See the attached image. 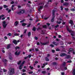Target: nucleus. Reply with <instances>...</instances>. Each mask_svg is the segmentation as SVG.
Here are the masks:
<instances>
[{"instance_id":"1","label":"nucleus","mask_w":75,"mask_h":75,"mask_svg":"<svg viewBox=\"0 0 75 75\" xmlns=\"http://www.w3.org/2000/svg\"><path fill=\"white\" fill-rule=\"evenodd\" d=\"M14 69L11 68L9 69V71L8 72V74L10 75H13V74H14Z\"/></svg>"},{"instance_id":"2","label":"nucleus","mask_w":75,"mask_h":75,"mask_svg":"<svg viewBox=\"0 0 75 75\" xmlns=\"http://www.w3.org/2000/svg\"><path fill=\"white\" fill-rule=\"evenodd\" d=\"M67 30L70 33H71V35L72 36H75V34L74 33V32L71 30H69V28L67 26Z\"/></svg>"},{"instance_id":"3","label":"nucleus","mask_w":75,"mask_h":75,"mask_svg":"<svg viewBox=\"0 0 75 75\" xmlns=\"http://www.w3.org/2000/svg\"><path fill=\"white\" fill-rule=\"evenodd\" d=\"M55 10L54 9L52 11V19H54V18L55 17Z\"/></svg>"},{"instance_id":"4","label":"nucleus","mask_w":75,"mask_h":75,"mask_svg":"<svg viewBox=\"0 0 75 75\" xmlns=\"http://www.w3.org/2000/svg\"><path fill=\"white\" fill-rule=\"evenodd\" d=\"M3 26L4 28H6L7 26V23L5 21H4L3 22Z\"/></svg>"},{"instance_id":"5","label":"nucleus","mask_w":75,"mask_h":75,"mask_svg":"<svg viewBox=\"0 0 75 75\" xmlns=\"http://www.w3.org/2000/svg\"><path fill=\"white\" fill-rule=\"evenodd\" d=\"M19 22L18 21H16L14 23V25L15 27H17L18 25L19 24Z\"/></svg>"},{"instance_id":"6","label":"nucleus","mask_w":75,"mask_h":75,"mask_svg":"<svg viewBox=\"0 0 75 75\" xmlns=\"http://www.w3.org/2000/svg\"><path fill=\"white\" fill-rule=\"evenodd\" d=\"M62 22V20H61V19H59L57 21L56 23L57 24H61Z\"/></svg>"},{"instance_id":"7","label":"nucleus","mask_w":75,"mask_h":75,"mask_svg":"<svg viewBox=\"0 0 75 75\" xmlns=\"http://www.w3.org/2000/svg\"><path fill=\"white\" fill-rule=\"evenodd\" d=\"M63 5L65 6H68L69 5V3L68 2H65L63 3Z\"/></svg>"},{"instance_id":"8","label":"nucleus","mask_w":75,"mask_h":75,"mask_svg":"<svg viewBox=\"0 0 75 75\" xmlns=\"http://www.w3.org/2000/svg\"><path fill=\"white\" fill-rule=\"evenodd\" d=\"M20 52L17 51L15 52V55H18L20 54Z\"/></svg>"},{"instance_id":"9","label":"nucleus","mask_w":75,"mask_h":75,"mask_svg":"<svg viewBox=\"0 0 75 75\" xmlns=\"http://www.w3.org/2000/svg\"><path fill=\"white\" fill-rule=\"evenodd\" d=\"M66 55H67V54L65 53H61L60 54V57H64V56H65Z\"/></svg>"},{"instance_id":"10","label":"nucleus","mask_w":75,"mask_h":75,"mask_svg":"<svg viewBox=\"0 0 75 75\" xmlns=\"http://www.w3.org/2000/svg\"><path fill=\"white\" fill-rule=\"evenodd\" d=\"M13 42L15 45H17V40H14Z\"/></svg>"},{"instance_id":"11","label":"nucleus","mask_w":75,"mask_h":75,"mask_svg":"<svg viewBox=\"0 0 75 75\" xmlns=\"http://www.w3.org/2000/svg\"><path fill=\"white\" fill-rule=\"evenodd\" d=\"M69 23L71 24V25H73L74 24V23H73V21H72L70 20L69 21Z\"/></svg>"},{"instance_id":"12","label":"nucleus","mask_w":75,"mask_h":75,"mask_svg":"<svg viewBox=\"0 0 75 75\" xmlns=\"http://www.w3.org/2000/svg\"><path fill=\"white\" fill-rule=\"evenodd\" d=\"M52 44H54V45H57L58 44V43H56L55 42H53Z\"/></svg>"},{"instance_id":"13","label":"nucleus","mask_w":75,"mask_h":75,"mask_svg":"<svg viewBox=\"0 0 75 75\" xmlns=\"http://www.w3.org/2000/svg\"><path fill=\"white\" fill-rule=\"evenodd\" d=\"M23 64H21L19 66V69H22V67H23Z\"/></svg>"},{"instance_id":"14","label":"nucleus","mask_w":75,"mask_h":75,"mask_svg":"<svg viewBox=\"0 0 75 75\" xmlns=\"http://www.w3.org/2000/svg\"><path fill=\"white\" fill-rule=\"evenodd\" d=\"M27 23H22V25L23 27H24V26L26 25H27Z\"/></svg>"},{"instance_id":"15","label":"nucleus","mask_w":75,"mask_h":75,"mask_svg":"<svg viewBox=\"0 0 75 75\" xmlns=\"http://www.w3.org/2000/svg\"><path fill=\"white\" fill-rule=\"evenodd\" d=\"M19 35V34L17 33H15L14 34V35H15V36H18Z\"/></svg>"},{"instance_id":"16","label":"nucleus","mask_w":75,"mask_h":75,"mask_svg":"<svg viewBox=\"0 0 75 75\" xmlns=\"http://www.w3.org/2000/svg\"><path fill=\"white\" fill-rule=\"evenodd\" d=\"M3 7H4V8H7V7H8V6L6 5H4L3 6Z\"/></svg>"},{"instance_id":"17","label":"nucleus","mask_w":75,"mask_h":75,"mask_svg":"<svg viewBox=\"0 0 75 75\" xmlns=\"http://www.w3.org/2000/svg\"><path fill=\"white\" fill-rule=\"evenodd\" d=\"M4 17V15H2L1 16H0V19H1V17Z\"/></svg>"},{"instance_id":"18","label":"nucleus","mask_w":75,"mask_h":75,"mask_svg":"<svg viewBox=\"0 0 75 75\" xmlns=\"http://www.w3.org/2000/svg\"><path fill=\"white\" fill-rule=\"evenodd\" d=\"M21 12L22 14H23V13H25V11L23 10H22L21 11Z\"/></svg>"},{"instance_id":"19","label":"nucleus","mask_w":75,"mask_h":75,"mask_svg":"<svg viewBox=\"0 0 75 75\" xmlns=\"http://www.w3.org/2000/svg\"><path fill=\"white\" fill-rule=\"evenodd\" d=\"M73 75H75V69H74L73 70Z\"/></svg>"},{"instance_id":"20","label":"nucleus","mask_w":75,"mask_h":75,"mask_svg":"<svg viewBox=\"0 0 75 75\" xmlns=\"http://www.w3.org/2000/svg\"><path fill=\"white\" fill-rule=\"evenodd\" d=\"M70 11H75V9L74 8H71L70 9Z\"/></svg>"},{"instance_id":"21","label":"nucleus","mask_w":75,"mask_h":75,"mask_svg":"<svg viewBox=\"0 0 75 75\" xmlns=\"http://www.w3.org/2000/svg\"><path fill=\"white\" fill-rule=\"evenodd\" d=\"M64 10L66 11H68L69 10V9H68V8H64Z\"/></svg>"},{"instance_id":"22","label":"nucleus","mask_w":75,"mask_h":75,"mask_svg":"<svg viewBox=\"0 0 75 75\" xmlns=\"http://www.w3.org/2000/svg\"><path fill=\"white\" fill-rule=\"evenodd\" d=\"M28 37H30V35H31V32H29L28 33Z\"/></svg>"},{"instance_id":"23","label":"nucleus","mask_w":75,"mask_h":75,"mask_svg":"<svg viewBox=\"0 0 75 75\" xmlns=\"http://www.w3.org/2000/svg\"><path fill=\"white\" fill-rule=\"evenodd\" d=\"M10 48V45H8L7 47V49H9Z\"/></svg>"},{"instance_id":"24","label":"nucleus","mask_w":75,"mask_h":75,"mask_svg":"<svg viewBox=\"0 0 75 75\" xmlns=\"http://www.w3.org/2000/svg\"><path fill=\"white\" fill-rule=\"evenodd\" d=\"M11 33H9L7 34V35H8V36H11Z\"/></svg>"},{"instance_id":"25","label":"nucleus","mask_w":75,"mask_h":75,"mask_svg":"<svg viewBox=\"0 0 75 75\" xmlns=\"http://www.w3.org/2000/svg\"><path fill=\"white\" fill-rule=\"evenodd\" d=\"M53 65H57V63L54 62L53 63Z\"/></svg>"},{"instance_id":"26","label":"nucleus","mask_w":75,"mask_h":75,"mask_svg":"<svg viewBox=\"0 0 75 75\" xmlns=\"http://www.w3.org/2000/svg\"><path fill=\"white\" fill-rule=\"evenodd\" d=\"M60 8H61V11H62V10H63L64 9V8H63V6H60Z\"/></svg>"},{"instance_id":"27","label":"nucleus","mask_w":75,"mask_h":75,"mask_svg":"<svg viewBox=\"0 0 75 75\" xmlns=\"http://www.w3.org/2000/svg\"><path fill=\"white\" fill-rule=\"evenodd\" d=\"M43 27L44 28H47V25H45L43 26Z\"/></svg>"},{"instance_id":"28","label":"nucleus","mask_w":75,"mask_h":75,"mask_svg":"<svg viewBox=\"0 0 75 75\" xmlns=\"http://www.w3.org/2000/svg\"><path fill=\"white\" fill-rule=\"evenodd\" d=\"M15 48L16 50H18L20 48L18 47H15Z\"/></svg>"},{"instance_id":"29","label":"nucleus","mask_w":75,"mask_h":75,"mask_svg":"<svg viewBox=\"0 0 75 75\" xmlns=\"http://www.w3.org/2000/svg\"><path fill=\"white\" fill-rule=\"evenodd\" d=\"M36 30V28H35L33 27V31H35Z\"/></svg>"},{"instance_id":"30","label":"nucleus","mask_w":75,"mask_h":75,"mask_svg":"<svg viewBox=\"0 0 75 75\" xmlns=\"http://www.w3.org/2000/svg\"><path fill=\"white\" fill-rule=\"evenodd\" d=\"M73 50V49L72 48H71L70 49H69V51H72V50Z\"/></svg>"},{"instance_id":"31","label":"nucleus","mask_w":75,"mask_h":75,"mask_svg":"<svg viewBox=\"0 0 75 75\" xmlns=\"http://www.w3.org/2000/svg\"><path fill=\"white\" fill-rule=\"evenodd\" d=\"M17 13L18 14H21V11H20V12H17Z\"/></svg>"},{"instance_id":"32","label":"nucleus","mask_w":75,"mask_h":75,"mask_svg":"<svg viewBox=\"0 0 75 75\" xmlns=\"http://www.w3.org/2000/svg\"><path fill=\"white\" fill-rule=\"evenodd\" d=\"M45 60L46 61H49V59H48L47 57H46L45 58Z\"/></svg>"},{"instance_id":"33","label":"nucleus","mask_w":75,"mask_h":75,"mask_svg":"<svg viewBox=\"0 0 75 75\" xmlns=\"http://www.w3.org/2000/svg\"><path fill=\"white\" fill-rule=\"evenodd\" d=\"M21 61H19L18 63V65H19L20 64H21Z\"/></svg>"},{"instance_id":"34","label":"nucleus","mask_w":75,"mask_h":75,"mask_svg":"<svg viewBox=\"0 0 75 75\" xmlns=\"http://www.w3.org/2000/svg\"><path fill=\"white\" fill-rule=\"evenodd\" d=\"M45 66V64H43V66L42 67V68H44Z\"/></svg>"},{"instance_id":"35","label":"nucleus","mask_w":75,"mask_h":75,"mask_svg":"<svg viewBox=\"0 0 75 75\" xmlns=\"http://www.w3.org/2000/svg\"><path fill=\"white\" fill-rule=\"evenodd\" d=\"M24 21H25V20H23L20 21V23H23V22H24Z\"/></svg>"},{"instance_id":"36","label":"nucleus","mask_w":75,"mask_h":75,"mask_svg":"<svg viewBox=\"0 0 75 75\" xmlns=\"http://www.w3.org/2000/svg\"><path fill=\"white\" fill-rule=\"evenodd\" d=\"M45 71H43L42 72V74H45Z\"/></svg>"},{"instance_id":"37","label":"nucleus","mask_w":75,"mask_h":75,"mask_svg":"<svg viewBox=\"0 0 75 75\" xmlns=\"http://www.w3.org/2000/svg\"><path fill=\"white\" fill-rule=\"evenodd\" d=\"M43 7V6H40V7L39 8L40 9H42V8Z\"/></svg>"},{"instance_id":"38","label":"nucleus","mask_w":75,"mask_h":75,"mask_svg":"<svg viewBox=\"0 0 75 75\" xmlns=\"http://www.w3.org/2000/svg\"><path fill=\"white\" fill-rule=\"evenodd\" d=\"M14 3V2L13 1H12L11 2V4H13Z\"/></svg>"},{"instance_id":"39","label":"nucleus","mask_w":75,"mask_h":75,"mask_svg":"<svg viewBox=\"0 0 75 75\" xmlns=\"http://www.w3.org/2000/svg\"><path fill=\"white\" fill-rule=\"evenodd\" d=\"M3 9V7H0V10H1Z\"/></svg>"},{"instance_id":"40","label":"nucleus","mask_w":75,"mask_h":75,"mask_svg":"<svg viewBox=\"0 0 75 75\" xmlns=\"http://www.w3.org/2000/svg\"><path fill=\"white\" fill-rule=\"evenodd\" d=\"M59 27V25H57L55 26V28H57V27Z\"/></svg>"},{"instance_id":"41","label":"nucleus","mask_w":75,"mask_h":75,"mask_svg":"<svg viewBox=\"0 0 75 75\" xmlns=\"http://www.w3.org/2000/svg\"><path fill=\"white\" fill-rule=\"evenodd\" d=\"M22 70L23 72H25L26 71V70H25L23 69Z\"/></svg>"},{"instance_id":"42","label":"nucleus","mask_w":75,"mask_h":75,"mask_svg":"<svg viewBox=\"0 0 75 75\" xmlns=\"http://www.w3.org/2000/svg\"><path fill=\"white\" fill-rule=\"evenodd\" d=\"M64 0H61V3H64Z\"/></svg>"},{"instance_id":"43","label":"nucleus","mask_w":75,"mask_h":75,"mask_svg":"<svg viewBox=\"0 0 75 75\" xmlns=\"http://www.w3.org/2000/svg\"><path fill=\"white\" fill-rule=\"evenodd\" d=\"M49 17H50V16H49L47 17H46V18H44V19H48V18H49Z\"/></svg>"},{"instance_id":"44","label":"nucleus","mask_w":75,"mask_h":75,"mask_svg":"<svg viewBox=\"0 0 75 75\" xmlns=\"http://www.w3.org/2000/svg\"><path fill=\"white\" fill-rule=\"evenodd\" d=\"M18 8H21V6H20V5H18Z\"/></svg>"},{"instance_id":"45","label":"nucleus","mask_w":75,"mask_h":75,"mask_svg":"<svg viewBox=\"0 0 75 75\" xmlns=\"http://www.w3.org/2000/svg\"><path fill=\"white\" fill-rule=\"evenodd\" d=\"M35 38L36 40H37L38 39V38L37 37H35Z\"/></svg>"},{"instance_id":"46","label":"nucleus","mask_w":75,"mask_h":75,"mask_svg":"<svg viewBox=\"0 0 75 75\" xmlns=\"http://www.w3.org/2000/svg\"><path fill=\"white\" fill-rule=\"evenodd\" d=\"M71 62H72V61L71 60H70V61H68L67 62H69V63H71Z\"/></svg>"},{"instance_id":"47","label":"nucleus","mask_w":75,"mask_h":75,"mask_svg":"<svg viewBox=\"0 0 75 75\" xmlns=\"http://www.w3.org/2000/svg\"><path fill=\"white\" fill-rule=\"evenodd\" d=\"M8 13H10V11H11V10H10V9H9V10H8Z\"/></svg>"},{"instance_id":"48","label":"nucleus","mask_w":75,"mask_h":75,"mask_svg":"<svg viewBox=\"0 0 75 75\" xmlns=\"http://www.w3.org/2000/svg\"><path fill=\"white\" fill-rule=\"evenodd\" d=\"M4 72H7V70H6V69H4Z\"/></svg>"},{"instance_id":"49","label":"nucleus","mask_w":75,"mask_h":75,"mask_svg":"<svg viewBox=\"0 0 75 75\" xmlns=\"http://www.w3.org/2000/svg\"><path fill=\"white\" fill-rule=\"evenodd\" d=\"M4 38L6 40H7V37L5 36L4 37Z\"/></svg>"},{"instance_id":"50","label":"nucleus","mask_w":75,"mask_h":75,"mask_svg":"<svg viewBox=\"0 0 75 75\" xmlns=\"http://www.w3.org/2000/svg\"><path fill=\"white\" fill-rule=\"evenodd\" d=\"M31 25V24H29L28 26L27 27H30V26Z\"/></svg>"},{"instance_id":"51","label":"nucleus","mask_w":75,"mask_h":75,"mask_svg":"<svg viewBox=\"0 0 75 75\" xmlns=\"http://www.w3.org/2000/svg\"><path fill=\"white\" fill-rule=\"evenodd\" d=\"M50 45L52 47H54V45Z\"/></svg>"},{"instance_id":"52","label":"nucleus","mask_w":75,"mask_h":75,"mask_svg":"<svg viewBox=\"0 0 75 75\" xmlns=\"http://www.w3.org/2000/svg\"><path fill=\"white\" fill-rule=\"evenodd\" d=\"M30 69H33V67H31V66H30Z\"/></svg>"},{"instance_id":"53","label":"nucleus","mask_w":75,"mask_h":75,"mask_svg":"<svg viewBox=\"0 0 75 75\" xmlns=\"http://www.w3.org/2000/svg\"><path fill=\"white\" fill-rule=\"evenodd\" d=\"M61 74L62 75H64L65 74L64 72H62V73H61Z\"/></svg>"},{"instance_id":"54","label":"nucleus","mask_w":75,"mask_h":75,"mask_svg":"<svg viewBox=\"0 0 75 75\" xmlns=\"http://www.w3.org/2000/svg\"><path fill=\"white\" fill-rule=\"evenodd\" d=\"M3 61H5L6 62L7 61V60L6 59H4L3 60Z\"/></svg>"},{"instance_id":"55","label":"nucleus","mask_w":75,"mask_h":75,"mask_svg":"<svg viewBox=\"0 0 75 75\" xmlns=\"http://www.w3.org/2000/svg\"><path fill=\"white\" fill-rule=\"evenodd\" d=\"M23 37V35H21L20 36L21 38H22Z\"/></svg>"},{"instance_id":"56","label":"nucleus","mask_w":75,"mask_h":75,"mask_svg":"<svg viewBox=\"0 0 75 75\" xmlns=\"http://www.w3.org/2000/svg\"><path fill=\"white\" fill-rule=\"evenodd\" d=\"M29 73L30 74H33V71H31Z\"/></svg>"},{"instance_id":"57","label":"nucleus","mask_w":75,"mask_h":75,"mask_svg":"<svg viewBox=\"0 0 75 75\" xmlns=\"http://www.w3.org/2000/svg\"><path fill=\"white\" fill-rule=\"evenodd\" d=\"M51 21L52 22H53L54 21V19H52L51 20Z\"/></svg>"},{"instance_id":"58","label":"nucleus","mask_w":75,"mask_h":75,"mask_svg":"<svg viewBox=\"0 0 75 75\" xmlns=\"http://www.w3.org/2000/svg\"><path fill=\"white\" fill-rule=\"evenodd\" d=\"M31 57V54H29V55H28V57H29V58Z\"/></svg>"},{"instance_id":"59","label":"nucleus","mask_w":75,"mask_h":75,"mask_svg":"<svg viewBox=\"0 0 75 75\" xmlns=\"http://www.w3.org/2000/svg\"><path fill=\"white\" fill-rule=\"evenodd\" d=\"M48 2H52V0H49L48 1Z\"/></svg>"},{"instance_id":"60","label":"nucleus","mask_w":75,"mask_h":75,"mask_svg":"<svg viewBox=\"0 0 75 75\" xmlns=\"http://www.w3.org/2000/svg\"><path fill=\"white\" fill-rule=\"evenodd\" d=\"M59 38H61V35H59Z\"/></svg>"},{"instance_id":"61","label":"nucleus","mask_w":75,"mask_h":75,"mask_svg":"<svg viewBox=\"0 0 75 75\" xmlns=\"http://www.w3.org/2000/svg\"><path fill=\"white\" fill-rule=\"evenodd\" d=\"M44 7H48V5H45V6Z\"/></svg>"},{"instance_id":"62","label":"nucleus","mask_w":75,"mask_h":75,"mask_svg":"<svg viewBox=\"0 0 75 75\" xmlns=\"http://www.w3.org/2000/svg\"><path fill=\"white\" fill-rule=\"evenodd\" d=\"M47 25H50V23H47Z\"/></svg>"},{"instance_id":"63","label":"nucleus","mask_w":75,"mask_h":75,"mask_svg":"<svg viewBox=\"0 0 75 75\" xmlns=\"http://www.w3.org/2000/svg\"><path fill=\"white\" fill-rule=\"evenodd\" d=\"M35 50L36 51H38V49L37 48H36Z\"/></svg>"},{"instance_id":"64","label":"nucleus","mask_w":75,"mask_h":75,"mask_svg":"<svg viewBox=\"0 0 75 75\" xmlns=\"http://www.w3.org/2000/svg\"><path fill=\"white\" fill-rule=\"evenodd\" d=\"M52 52H55V50H52Z\"/></svg>"}]
</instances>
